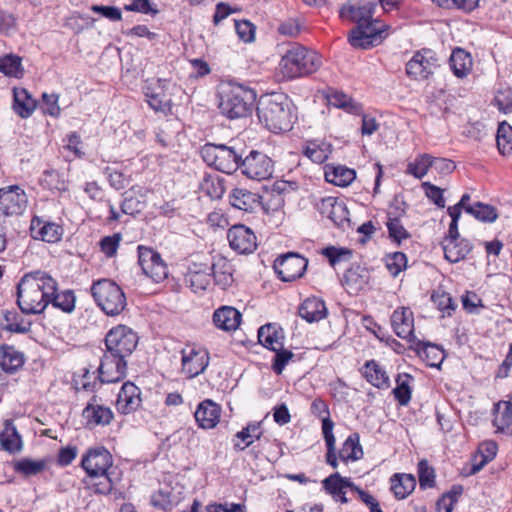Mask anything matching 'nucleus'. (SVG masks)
<instances>
[{
  "instance_id": "nucleus-59",
  "label": "nucleus",
  "mask_w": 512,
  "mask_h": 512,
  "mask_svg": "<svg viewBox=\"0 0 512 512\" xmlns=\"http://www.w3.org/2000/svg\"><path fill=\"white\" fill-rule=\"evenodd\" d=\"M422 188L425 191L427 198L433 202L437 207H445V199L443 197V190L430 182H423Z\"/></svg>"
},
{
  "instance_id": "nucleus-14",
  "label": "nucleus",
  "mask_w": 512,
  "mask_h": 512,
  "mask_svg": "<svg viewBox=\"0 0 512 512\" xmlns=\"http://www.w3.org/2000/svg\"><path fill=\"white\" fill-rule=\"evenodd\" d=\"M127 374V361L115 354L105 351L98 367L100 383H116L125 378Z\"/></svg>"
},
{
  "instance_id": "nucleus-12",
  "label": "nucleus",
  "mask_w": 512,
  "mask_h": 512,
  "mask_svg": "<svg viewBox=\"0 0 512 512\" xmlns=\"http://www.w3.org/2000/svg\"><path fill=\"white\" fill-rule=\"evenodd\" d=\"M138 263L143 273L156 283L163 281L168 276L167 266L160 254L151 248L138 247Z\"/></svg>"
},
{
  "instance_id": "nucleus-53",
  "label": "nucleus",
  "mask_w": 512,
  "mask_h": 512,
  "mask_svg": "<svg viewBox=\"0 0 512 512\" xmlns=\"http://www.w3.org/2000/svg\"><path fill=\"white\" fill-rule=\"evenodd\" d=\"M419 484L422 489L435 486V470L423 459L418 463Z\"/></svg>"
},
{
  "instance_id": "nucleus-2",
  "label": "nucleus",
  "mask_w": 512,
  "mask_h": 512,
  "mask_svg": "<svg viewBox=\"0 0 512 512\" xmlns=\"http://www.w3.org/2000/svg\"><path fill=\"white\" fill-rule=\"evenodd\" d=\"M56 290L57 281L47 272L30 271L17 284V305L23 314H41L49 305L48 297Z\"/></svg>"
},
{
  "instance_id": "nucleus-54",
  "label": "nucleus",
  "mask_w": 512,
  "mask_h": 512,
  "mask_svg": "<svg viewBox=\"0 0 512 512\" xmlns=\"http://www.w3.org/2000/svg\"><path fill=\"white\" fill-rule=\"evenodd\" d=\"M41 184L50 190H67L66 182L61 179L59 172L53 169L44 171Z\"/></svg>"
},
{
  "instance_id": "nucleus-60",
  "label": "nucleus",
  "mask_w": 512,
  "mask_h": 512,
  "mask_svg": "<svg viewBox=\"0 0 512 512\" xmlns=\"http://www.w3.org/2000/svg\"><path fill=\"white\" fill-rule=\"evenodd\" d=\"M461 493V486H453L451 491H449L446 495L443 496L441 500L437 502L438 509L440 510L443 507L445 512H452L453 506L457 502V499Z\"/></svg>"
},
{
  "instance_id": "nucleus-49",
  "label": "nucleus",
  "mask_w": 512,
  "mask_h": 512,
  "mask_svg": "<svg viewBox=\"0 0 512 512\" xmlns=\"http://www.w3.org/2000/svg\"><path fill=\"white\" fill-rule=\"evenodd\" d=\"M432 156L430 154H420L413 162L408 163L406 173L417 179H422L432 165Z\"/></svg>"
},
{
  "instance_id": "nucleus-9",
  "label": "nucleus",
  "mask_w": 512,
  "mask_h": 512,
  "mask_svg": "<svg viewBox=\"0 0 512 512\" xmlns=\"http://www.w3.org/2000/svg\"><path fill=\"white\" fill-rule=\"evenodd\" d=\"M239 170L247 178L262 181L269 179L274 172V163L266 154L252 150L239 164Z\"/></svg>"
},
{
  "instance_id": "nucleus-20",
  "label": "nucleus",
  "mask_w": 512,
  "mask_h": 512,
  "mask_svg": "<svg viewBox=\"0 0 512 512\" xmlns=\"http://www.w3.org/2000/svg\"><path fill=\"white\" fill-rule=\"evenodd\" d=\"M323 487L325 491L330 494L335 501H340L341 503H348V499L346 497L345 488H350L351 490L357 492L359 495V491H363L360 487L356 486L349 478L342 477L338 472L331 474L327 478L322 481Z\"/></svg>"
},
{
  "instance_id": "nucleus-1",
  "label": "nucleus",
  "mask_w": 512,
  "mask_h": 512,
  "mask_svg": "<svg viewBox=\"0 0 512 512\" xmlns=\"http://www.w3.org/2000/svg\"><path fill=\"white\" fill-rule=\"evenodd\" d=\"M377 4L367 2L363 5H344L340 16L356 26L351 30L348 41L354 48L369 49L379 45L387 36L390 26L373 20Z\"/></svg>"
},
{
  "instance_id": "nucleus-55",
  "label": "nucleus",
  "mask_w": 512,
  "mask_h": 512,
  "mask_svg": "<svg viewBox=\"0 0 512 512\" xmlns=\"http://www.w3.org/2000/svg\"><path fill=\"white\" fill-rule=\"evenodd\" d=\"M386 226L388 229L389 237L397 244H400L403 240H406L411 236L401 223V220H396L395 218L388 219Z\"/></svg>"
},
{
  "instance_id": "nucleus-15",
  "label": "nucleus",
  "mask_w": 512,
  "mask_h": 512,
  "mask_svg": "<svg viewBox=\"0 0 512 512\" xmlns=\"http://www.w3.org/2000/svg\"><path fill=\"white\" fill-rule=\"evenodd\" d=\"M112 464V455L105 447L89 449L81 461V467L87 476L107 473Z\"/></svg>"
},
{
  "instance_id": "nucleus-61",
  "label": "nucleus",
  "mask_w": 512,
  "mask_h": 512,
  "mask_svg": "<svg viewBox=\"0 0 512 512\" xmlns=\"http://www.w3.org/2000/svg\"><path fill=\"white\" fill-rule=\"evenodd\" d=\"M235 30L242 41L248 43L254 40L255 26L251 22L247 20L235 21Z\"/></svg>"
},
{
  "instance_id": "nucleus-17",
  "label": "nucleus",
  "mask_w": 512,
  "mask_h": 512,
  "mask_svg": "<svg viewBox=\"0 0 512 512\" xmlns=\"http://www.w3.org/2000/svg\"><path fill=\"white\" fill-rule=\"evenodd\" d=\"M27 207V196L18 186L0 189V211L8 215H20Z\"/></svg>"
},
{
  "instance_id": "nucleus-23",
  "label": "nucleus",
  "mask_w": 512,
  "mask_h": 512,
  "mask_svg": "<svg viewBox=\"0 0 512 512\" xmlns=\"http://www.w3.org/2000/svg\"><path fill=\"white\" fill-rule=\"evenodd\" d=\"M82 416L88 425L106 426L114 417L112 410L104 405L98 404L97 396L94 395L82 411Z\"/></svg>"
},
{
  "instance_id": "nucleus-63",
  "label": "nucleus",
  "mask_w": 512,
  "mask_h": 512,
  "mask_svg": "<svg viewBox=\"0 0 512 512\" xmlns=\"http://www.w3.org/2000/svg\"><path fill=\"white\" fill-rule=\"evenodd\" d=\"M90 9L110 21H119L122 18L121 10L115 6L92 5Z\"/></svg>"
},
{
  "instance_id": "nucleus-52",
  "label": "nucleus",
  "mask_w": 512,
  "mask_h": 512,
  "mask_svg": "<svg viewBox=\"0 0 512 512\" xmlns=\"http://www.w3.org/2000/svg\"><path fill=\"white\" fill-rule=\"evenodd\" d=\"M385 265L389 273L396 277L407 266V257L403 252H394L386 256Z\"/></svg>"
},
{
  "instance_id": "nucleus-13",
  "label": "nucleus",
  "mask_w": 512,
  "mask_h": 512,
  "mask_svg": "<svg viewBox=\"0 0 512 512\" xmlns=\"http://www.w3.org/2000/svg\"><path fill=\"white\" fill-rule=\"evenodd\" d=\"M438 66L437 58L429 49L417 51L406 64V74L413 80L427 79Z\"/></svg>"
},
{
  "instance_id": "nucleus-24",
  "label": "nucleus",
  "mask_w": 512,
  "mask_h": 512,
  "mask_svg": "<svg viewBox=\"0 0 512 512\" xmlns=\"http://www.w3.org/2000/svg\"><path fill=\"white\" fill-rule=\"evenodd\" d=\"M221 407L212 400L201 402L194 412V420L203 429L214 428L220 419Z\"/></svg>"
},
{
  "instance_id": "nucleus-41",
  "label": "nucleus",
  "mask_w": 512,
  "mask_h": 512,
  "mask_svg": "<svg viewBox=\"0 0 512 512\" xmlns=\"http://www.w3.org/2000/svg\"><path fill=\"white\" fill-rule=\"evenodd\" d=\"M416 480L412 474H394L391 490L397 499H405L415 489Z\"/></svg>"
},
{
  "instance_id": "nucleus-40",
  "label": "nucleus",
  "mask_w": 512,
  "mask_h": 512,
  "mask_svg": "<svg viewBox=\"0 0 512 512\" xmlns=\"http://www.w3.org/2000/svg\"><path fill=\"white\" fill-rule=\"evenodd\" d=\"M339 459L343 462L357 461L363 456V449L360 444L358 433H353L343 443L339 450Z\"/></svg>"
},
{
  "instance_id": "nucleus-37",
  "label": "nucleus",
  "mask_w": 512,
  "mask_h": 512,
  "mask_svg": "<svg viewBox=\"0 0 512 512\" xmlns=\"http://www.w3.org/2000/svg\"><path fill=\"white\" fill-rule=\"evenodd\" d=\"M324 174L327 182L340 187L348 186L356 177L353 169L344 166L327 165Z\"/></svg>"
},
{
  "instance_id": "nucleus-4",
  "label": "nucleus",
  "mask_w": 512,
  "mask_h": 512,
  "mask_svg": "<svg viewBox=\"0 0 512 512\" xmlns=\"http://www.w3.org/2000/svg\"><path fill=\"white\" fill-rule=\"evenodd\" d=\"M321 65V56L316 51L294 44L282 56L279 68L283 77L290 80L313 74Z\"/></svg>"
},
{
  "instance_id": "nucleus-57",
  "label": "nucleus",
  "mask_w": 512,
  "mask_h": 512,
  "mask_svg": "<svg viewBox=\"0 0 512 512\" xmlns=\"http://www.w3.org/2000/svg\"><path fill=\"white\" fill-rule=\"evenodd\" d=\"M273 351L275 352V355L272 362V369L277 375H280L289 361L294 357V353L290 350L284 349L283 347Z\"/></svg>"
},
{
  "instance_id": "nucleus-22",
  "label": "nucleus",
  "mask_w": 512,
  "mask_h": 512,
  "mask_svg": "<svg viewBox=\"0 0 512 512\" xmlns=\"http://www.w3.org/2000/svg\"><path fill=\"white\" fill-rule=\"evenodd\" d=\"M318 210L338 227H344L349 223V211L344 203L338 202L336 198H323L318 204Z\"/></svg>"
},
{
  "instance_id": "nucleus-32",
  "label": "nucleus",
  "mask_w": 512,
  "mask_h": 512,
  "mask_svg": "<svg viewBox=\"0 0 512 512\" xmlns=\"http://www.w3.org/2000/svg\"><path fill=\"white\" fill-rule=\"evenodd\" d=\"M213 322L217 328L234 331L241 322V313L233 307L223 306L214 312Z\"/></svg>"
},
{
  "instance_id": "nucleus-48",
  "label": "nucleus",
  "mask_w": 512,
  "mask_h": 512,
  "mask_svg": "<svg viewBox=\"0 0 512 512\" xmlns=\"http://www.w3.org/2000/svg\"><path fill=\"white\" fill-rule=\"evenodd\" d=\"M466 213L472 215L482 222H494L498 218L495 207L482 202H475L472 206L467 207Z\"/></svg>"
},
{
  "instance_id": "nucleus-62",
  "label": "nucleus",
  "mask_w": 512,
  "mask_h": 512,
  "mask_svg": "<svg viewBox=\"0 0 512 512\" xmlns=\"http://www.w3.org/2000/svg\"><path fill=\"white\" fill-rule=\"evenodd\" d=\"M104 174L107 176L110 185L116 190L124 189L128 185V179L120 171L106 167Z\"/></svg>"
},
{
  "instance_id": "nucleus-42",
  "label": "nucleus",
  "mask_w": 512,
  "mask_h": 512,
  "mask_svg": "<svg viewBox=\"0 0 512 512\" xmlns=\"http://www.w3.org/2000/svg\"><path fill=\"white\" fill-rule=\"evenodd\" d=\"M36 108V102L25 89H14L13 109L21 118H28Z\"/></svg>"
},
{
  "instance_id": "nucleus-28",
  "label": "nucleus",
  "mask_w": 512,
  "mask_h": 512,
  "mask_svg": "<svg viewBox=\"0 0 512 512\" xmlns=\"http://www.w3.org/2000/svg\"><path fill=\"white\" fill-rule=\"evenodd\" d=\"M25 363L24 353L13 345L2 344L0 346V368L8 373L14 374L23 367Z\"/></svg>"
},
{
  "instance_id": "nucleus-7",
  "label": "nucleus",
  "mask_w": 512,
  "mask_h": 512,
  "mask_svg": "<svg viewBox=\"0 0 512 512\" xmlns=\"http://www.w3.org/2000/svg\"><path fill=\"white\" fill-rule=\"evenodd\" d=\"M203 161L216 170L231 174L238 170L242 155L233 146L205 144L200 150Z\"/></svg>"
},
{
  "instance_id": "nucleus-64",
  "label": "nucleus",
  "mask_w": 512,
  "mask_h": 512,
  "mask_svg": "<svg viewBox=\"0 0 512 512\" xmlns=\"http://www.w3.org/2000/svg\"><path fill=\"white\" fill-rule=\"evenodd\" d=\"M432 300L440 311L446 312L448 315L455 310L456 305L448 293L433 294Z\"/></svg>"
},
{
  "instance_id": "nucleus-26",
  "label": "nucleus",
  "mask_w": 512,
  "mask_h": 512,
  "mask_svg": "<svg viewBox=\"0 0 512 512\" xmlns=\"http://www.w3.org/2000/svg\"><path fill=\"white\" fill-rule=\"evenodd\" d=\"M444 257L451 263H458L464 260L472 251V243L465 238L444 239L442 242Z\"/></svg>"
},
{
  "instance_id": "nucleus-38",
  "label": "nucleus",
  "mask_w": 512,
  "mask_h": 512,
  "mask_svg": "<svg viewBox=\"0 0 512 512\" xmlns=\"http://www.w3.org/2000/svg\"><path fill=\"white\" fill-rule=\"evenodd\" d=\"M363 374L366 380L378 389H387L390 385L386 371L374 360L365 363Z\"/></svg>"
},
{
  "instance_id": "nucleus-33",
  "label": "nucleus",
  "mask_w": 512,
  "mask_h": 512,
  "mask_svg": "<svg viewBox=\"0 0 512 512\" xmlns=\"http://www.w3.org/2000/svg\"><path fill=\"white\" fill-rule=\"evenodd\" d=\"M411 347L431 367H439L444 360V350L435 344L417 340Z\"/></svg>"
},
{
  "instance_id": "nucleus-31",
  "label": "nucleus",
  "mask_w": 512,
  "mask_h": 512,
  "mask_svg": "<svg viewBox=\"0 0 512 512\" xmlns=\"http://www.w3.org/2000/svg\"><path fill=\"white\" fill-rule=\"evenodd\" d=\"M283 329L275 323H268L258 330V341L270 350L280 349L283 346Z\"/></svg>"
},
{
  "instance_id": "nucleus-27",
  "label": "nucleus",
  "mask_w": 512,
  "mask_h": 512,
  "mask_svg": "<svg viewBox=\"0 0 512 512\" xmlns=\"http://www.w3.org/2000/svg\"><path fill=\"white\" fill-rule=\"evenodd\" d=\"M229 201L234 208L244 212H254L261 206V196L243 188L233 189Z\"/></svg>"
},
{
  "instance_id": "nucleus-36",
  "label": "nucleus",
  "mask_w": 512,
  "mask_h": 512,
  "mask_svg": "<svg viewBox=\"0 0 512 512\" xmlns=\"http://www.w3.org/2000/svg\"><path fill=\"white\" fill-rule=\"evenodd\" d=\"M3 318L5 325L3 329L19 334H26L30 332L32 321L25 318L23 313H19L16 310H5L3 312Z\"/></svg>"
},
{
  "instance_id": "nucleus-10",
  "label": "nucleus",
  "mask_w": 512,
  "mask_h": 512,
  "mask_svg": "<svg viewBox=\"0 0 512 512\" xmlns=\"http://www.w3.org/2000/svg\"><path fill=\"white\" fill-rule=\"evenodd\" d=\"M308 260L295 252L280 255L274 261V269L283 282H292L304 275Z\"/></svg>"
},
{
  "instance_id": "nucleus-56",
  "label": "nucleus",
  "mask_w": 512,
  "mask_h": 512,
  "mask_svg": "<svg viewBox=\"0 0 512 512\" xmlns=\"http://www.w3.org/2000/svg\"><path fill=\"white\" fill-rule=\"evenodd\" d=\"M21 67V58L15 55L0 57V72L7 76H16Z\"/></svg>"
},
{
  "instance_id": "nucleus-46",
  "label": "nucleus",
  "mask_w": 512,
  "mask_h": 512,
  "mask_svg": "<svg viewBox=\"0 0 512 512\" xmlns=\"http://www.w3.org/2000/svg\"><path fill=\"white\" fill-rule=\"evenodd\" d=\"M16 473L25 477L38 475L47 467V461L44 459L33 460L30 458H22L13 465Z\"/></svg>"
},
{
  "instance_id": "nucleus-11",
  "label": "nucleus",
  "mask_w": 512,
  "mask_h": 512,
  "mask_svg": "<svg viewBox=\"0 0 512 512\" xmlns=\"http://www.w3.org/2000/svg\"><path fill=\"white\" fill-rule=\"evenodd\" d=\"M169 82L166 79L151 78L145 81L143 93L147 103L155 112L171 113V99L166 94Z\"/></svg>"
},
{
  "instance_id": "nucleus-50",
  "label": "nucleus",
  "mask_w": 512,
  "mask_h": 512,
  "mask_svg": "<svg viewBox=\"0 0 512 512\" xmlns=\"http://www.w3.org/2000/svg\"><path fill=\"white\" fill-rule=\"evenodd\" d=\"M496 142L502 155H509L512 152V127L509 124L502 122L499 125Z\"/></svg>"
},
{
  "instance_id": "nucleus-47",
  "label": "nucleus",
  "mask_w": 512,
  "mask_h": 512,
  "mask_svg": "<svg viewBox=\"0 0 512 512\" xmlns=\"http://www.w3.org/2000/svg\"><path fill=\"white\" fill-rule=\"evenodd\" d=\"M84 483L96 494L107 495L113 488V483L108 472L87 476Z\"/></svg>"
},
{
  "instance_id": "nucleus-18",
  "label": "nucleus",
  "mask_w": 512,
  "mask_h": 512,
  "mask_svg": "<svg viewBox=\"0 0 512 512\" xmlns=\"http://www.w3.org/2000/svg\"><path fill=\"white\" fill-rule=\"evenodd\" d=\"M30 233L33 239L41 240L47 243H56L61 240L64 230L63 227L54 222H48L34 217L31 220Z\"/></svg>"
},
{
  "instance_id": "nucleus-58",
  "label": "nucleus",
  "mask_w": 512,
  "mask_h": 512,
  "mask_svg": "<svg viewBox=\"0 0 512 512\" xmlns=\"http://www.w3.org/2000/svg\"><path fill=\"white\" fill-rule=\"evenodd\" d=\"M122 237L120 233L111 236H105L100 240V250L107 257L111 258L116 255Z\"/></svg>"
},
{
  "instance_id": "nucleus-51",
  "label": "nucleus",
  "mask_w": 512,
  "mask_h": 512,
  "mask_svg": "<svg viewBox=\"0 0 512 512\" xmlns=\"http://www.w3.org/2000/svg\"><path fill=\"white\" fill-rule=\"evenodd\" d=\"M322 255H324L329 260L330 265L334 267L340 262L350 260L352 250L343 247L328 246L322 250Z\"/></svg>"
},
{
  "instance_id": "nucleus-39",
  "label": "nucleus",
  "mask_w": 512,
  "mask_h": 512,
  "mask_svg": "<svg viewBox=\"0 0 512 512\" xmlns=\"http://www.w3.org/2000/svg\"><path fill=\"white\" fill-rule=\"evenodd\" d=\"M453 74L458 78L466 77L472 69V58L461 48L455 49L449 59Z\"/></svg>"
},
{
  "instance_id": "nucleus-30",
  "label": "nucleus",
  "mask_w": 512,
  "mask_h": 512,
  "mask_svg": "<svg viewBox=\"0 0 512 512\" xmlns=\"http://www.w3.org/2000/svg\"><path fill=\"white\" fill-rule=\"evenodd\" d=\"M0 444L4 451L11 454L20 452L23 448L22 437L12 419L4 421V429L0 432Z\"/></svg>"
},
{
  "instance_id": "nucleus-21",
  "label": "nucleus",
  "mask_w": 512,
  "mask_h": 512,
  "mask_svg": "<svg viewBox=\"0 0 512 512\" xmlns=\"http://www.w3.org/2000/svg\"><path fill=\"white\" fill-rule=\"evenodd\" d=\"M391 323L396 335L408 340L413 345L417 339L414 335V320L408 308L397 309L391 316Z\"/></svg>"
},
{
  "instance_id": "nucleus-44",
  "label": "nucleus",
  "mask_w": 512,
  "mask_h": 512,
  "mask_svg": "<svg viewBox=\"0 0 512 512\" xmlns=\"http://www.w3.org/2000/svg\"><path fill=\"white\" fill-rule=\"evenodd\" d=\"M412 377L407 374H398L396 378V387L392 390L395 400L401 406H407L411 400L412 390L410 387V383L412 381Z\"/></svg>"
},
{
  "instance_id": "nucleus-43",
  "label": "nucleus",
  "mask_w": 512,
  "mask_h": 512,
  "mask_svg": "<svg viewBox=\"0 0 512 512\" xmlns=\"http://www.w3.org/2000/svg\"><path fill=\"white\" fill-rule=\"evenodd\" d=\"M332 152V146L327 142L310 141L303 150V153L311 161L321 164L326 161Z\"/></svg>"
},
{
  "instance_id": "nucleus-25",
  "label": "nucleus",
  "mask_w": 512,
  "mask_h": 512,
  "mask_svg": "<svg viewBox=\"0 0 512 512\" xmlns=\"http://www.w3.org/2000/svg\"><path fill=\"white\" fill-rule=\"evenodd\" d=\"M369 280V271L360 265H355L344 273L342 285L349 294H357L365 289Z\"/></svg>"
},
{
  "instance_id": "nucleus-35",
  "label": "nucleus",
  "mask_w": 512,
  "mask_h": 512,
  "mask_svg": "<svg viewBox=\"0 0 512 512\" xmlns=\"http://www.w3.org/2000/svg\"><path fill=\"white\" fill-rule=\"evenodd\" d=\"M497 414L493 419V425L497 432L512 435V403L510 401H500L495 404Z\"/></svg>"
},
{
  "instance_id": "nucleus-5",
  "label": "nucleus",
  "mask_w": 512,
  "mask_h": 512,
  "mask_svg": "<svg viewBox=\"0 0 512 512\" xmlns=\"http://www.w3.org/2000/svg\"><path fill=\"white\" fill-rule=\"evenodd\" d=\"M256 93L253 89L236 82H229L221 93L219 108L230 119L251 114Z\"/></svg>"
},
{
  "instance_id": "nucleus-29",
  "label": "nucleus",
  "mask_w": 512,
  "mask_h": 512,
  "mask_svg": "<svg viewBox=\"0 0 512 512\" xmlns=\"http://www.w3.org/2000/svg\"><path fill=\"white\" fill-rule=\"evenodd\" d=\"M299 316L309 323L318 322L327 316L325 302L318 297H308L298 309Z\"/></svg>"
},
{
  "instance_id": "nucleus-8",
  "label": "nucleus",
  "mask_w": 512,
  "mask_h": 512,
  "mask_svg": "<svg viewBox=\"0 0 512 512\" xmlns=\"http://www.w3.org/2000/svg\"><path fill=\"white\" fill-rule=\"evenodd\" d=\"M137 344V334L126 325L113 327L105 336V351L123 359H127L133 353Z\"/></svg>"
},
{
  "instance_id": "nucleus-16",
  "label": "nucleus",
  "mask_w": 512,
  "mask_h": 512,
  "mask_svg": "<svg viewBox=\"0 0 512 512\" xmlns=\"http://www.w3.org/2000/svg\"><path fill=\"white\" fill-rule=\"evenodd\" d=\"M230 247L239 254L252 253L256 247V235L243 224L232 226L227 232Z\"/></svg>"
},
{
  "instance_id": "nucleus-3",
  "label": "nucleus",
  "mask_w": 512,
  "mask_h": 512,
  "mask_svg": "<svg viewBox=\"0 0 512 512\" xmlns=\"http://www.w3.org/2000/svg\"><path fill=\"white\" fill-rule=\"evenodd\" d=\"M259 121L271 132L280 133L292 128V105L284 94L274 93L260 99L257 107Z\"/></svg>"
},
{
  "instance_id": "nucleus-19",
  "label": "nucleus",
  "mask_w": 512,
  "mask_h": 512,
  "mask_svg": "<svg viewBox=\"0 0 512 512\" xmlns=\"http://www.w3.org/2000/svg\"><path fill=\"white\" fill-rule=\"evenodd\" d=\"M141 390L134 383L125 382L116 400V408L121 414H130L136 411L141 405Z\"/></svg>"
},
{
  "instance_id": "nucleus-34",
  "label": "nucleus",
  "mask_w": 512,
  "mask_h": 512,
  "mask_svg": "<svg viewBox=\"0 0 512 512\" xmlns=\"http://www.w3.org/2000/svg\"><path fill=\"white\" fill-rule=\"evenodd\" d=\"M198 190L207 196L211 202L223 196L225 192L224 182L216 173H205L199 182Z\"/></svg>"
},
{
  "instance_id": "nucleus-45",
  "label": "nucleus",
  "mask_w": 512,
  "mask_h": 512,
  "mask_svg": "<svg viewBox=\"0 0 512 512\" xmlns=\"http://www.w3.org/2000/svg\"><path fill=\"white\" fill-rule=\"evenodd\" d=\"M49 304H52L54 308L60 309L65 313H72L75 309L76 304V296L72 290H64L53 293L50 297H48Z\"/></svg>"
},
{
  "instance_id": "nucleus-6",
  "label": "nucleus",
  "mask_w": 512,
  "mask_h": 512,
  "mask_svg": "<svg viewBox=\"0 0 512 512\" xmlns=\"http://www.w3.org/2000/svg\"><path fill=\"white\" fill-rule=\"evenodd\" d=\"M90 291L97 306L108 316L120 315L127 306L124 291L111 279L94 281Z\"/></svg>"
}]
</instances>
